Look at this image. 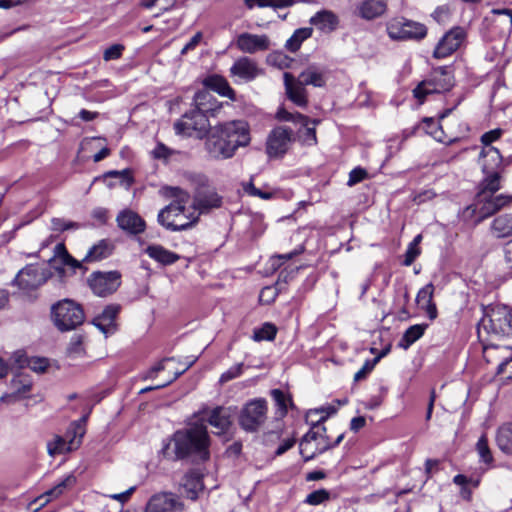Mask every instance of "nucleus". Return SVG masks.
Instances as JSON below:
<instances>
[{
  "mask_svg": "<svg viewBox=\"0 0 512 512\" xmlns=\"http://www.w3.org/2000/svg\"><path fill=\"white\" fill-rule=\"evenodd\" d=\"M194 362H195V360H190L188 362L183 363L182 368L181 369H175L173 371L172 377H170L166 382H164L162 384H159V385H156V386H150V387L143 388V389H141L140 393H145V392H148V391H151V390H155V389H160V388L166 387L167 385H169L173 381H175L180 375H182L190 366L193 365Z\"/></svg>",
  "mask_w": 512,
  "mask_h": 512,
  "instance_id": "nucleus-47",
  "label": "nucleus"
},
{
  "mask_svg": "<svg viewBox=\"0 0 512 512\" xmlns=\"http://www.w3.org/2000/svg\"><path fill=\"white\" fill-rule=\"evenodd\" d=\"M480 159H482L481 166L484 173L496 171L502 163V156L495 147H483L480 152Z\"/></svg>",
  "mask_w": 512,
  "mask_h": 512,
  "instance_id": "nucleus-34",
  "label": "nucleus"
},
{
  "mask_svg": "<svg viewBox=\"0 0 512 512\" xmlns=\"http://www.w3.org/2000/svg\"><path fill=\"white\" fill-rule=\"evenodd\" d=\"M26 367L35 372H43L48 367V361L45 358L33 357L25 359Z\"/></svg>",
  "mask_w": 512,
  "mask_h": 512,
  "instance_id": "nucleus-55",
  "label": "nucleus"
},
{
  "mask_svg": "<svg viewBox=\"0 0 512 512\" xmlns=\"http://www.w3.org/2000/svg\"><path fill=\"white\" fill-rule=\"evenodd\" d=\"M243 190L249 196L259 197L263 200H270V199L274 198V196L277 193L276 190L270 188L268 185H265L264 190L258 189L254 186L252 181H250L248 183H244Z\"/></svg>",
  "mask_w": 512,
  "mask_h": 512,
  "instance_id": "nucleus-44",
  "label": "nucleus"
},
{
  "mask_svg": "<svg viewBox=\"0 0 512 512\" xmlns=\"http://www.w3.org/2000/svg\"><path fill=\"white\" fill-rule=\"evenodd\" d=\"M222 204V198L212 188L198 189L191 204V208L199 213H207L211 209L219 208Z\"/></svg>",
  "mask_w": 512,
  "mask_h": 512,
  "instance_id": "nucleus-19",
  "label": "nucleus"
},
{
  "mask_svg": "<svg viewBox=\"0 0 512 512\" xmlns=\"http://www.w3.org/2000/svg\"><path fill=\"white\" fill-rule=\"evenodd\" d=\"M268 405L265 399H253L246 403L239 415V425L246 432H256L267 419Z\"/></svg>",
  "mask_w": 512,
  "mask_h": 512,
  "instance_id": "nucleus-8",
  "label": "nucleus"
},
{
  "mask_svg": "<svg viewBox=\"0 0 512 512\" xmlns=\"http://www.w3.org/2000/svg\"><path fill=\"white\" fill-rule=\"evenodd\" d=\"M175 454L178 458L193 455L200 460L209 458V435L203 424H195L177 431L173 436Z\"/></svg>",
  "mask_w": 512,
  "mask_h": 512,
  "instance_id": "nucleus-3",
  "label": "nucleus"
},
{
  "mask_svg": "<svg viewBox=\"0 0 512 512\" xmlns=\"http://www.w3.org/2000/svg\"><path fill=\"white\" fill-rule=\"evenodd\" d=\"M477 452L481 460L485 463H491L493 461L492 453L488 446V440L485 435H482L476 444Z\"/></svg>",
  "mask_w": 512,
  "mask_h": 512,
  "instance_id": "nucleus-48",
  "label": "nucleus"
},
{
  "mask_svg": "<svg viewBox=\"0 0 512 512\" xmlns=\"http://www.w3.org/2000/svg\"><path fill=\"white\" fill-rule=\"evenodd\" d=\"M121 275L117 271L94 272L88 279L93 293L105 297L114 293L120 286Z\"/></svg>",
  "mask_w": 512,
  "mask_h": 512,
  "instance_id": "nucleus-13",
  "label": "nucleus"
},
{
  "mask_svg": "<svg viewBox=\"0 0 512 512\" xmlns=\"http://www.w3.org/2000/svg\"><path fill=\"white\" fill-rule=\"evenodd\" d=\"M51 317L60 331H69L83 323L84 311L73 300L64 299L52 306Z\"/></svg>",
  "mask_w": 512,
  "mask_h": 512,
  "instance_id": "nucleus-5",
  "label": "nucleus"
},
{
  "mask_svg": "<svg viewBox=\"0 0 512 512\" xmlns=\"http://www.w3.org/2000/svg\"><path fill=\"white\" fill-rule=\"evenodd\" d=\"M497 373L502 375L505 379L512 378V355L505 358L497 368Z\"/></svg>",
  "mask_w": 512,
  "mask_h": 512,
  "instance_id": "nucleus-59",
  "label": "nucleus"
},
{
  "mask_svg": "<svg viewBox=\"0 0 512 512\" xmlns=\"http://www.w3.org/2000/svg\"><path fill=\"white\" fill-rule=\"evenodd\" d=\"M479 206L480 221L496 214L500 210L509 207L512 204V194L485 195V197H476Z\"/></svg>",
  "mask_w": 512,
  "mask_h": 512,
  "instance_id": "nucleus-17",
  "label": "nucleus"
},
{
  "mask_svg": "<svg viewBox=\"0 0 512 512\" xmlns=\"http://www.w3.org/2000/svg\"><path fill=\"white\" fill-rule=\"evenodd\" d=\"M237 48L248 54L266 51L270 48L269 37L265 34L258 35L248 32L241 33L236 39Z\"/></svg>",
  "mask_w": 512,
  "mask_h": 512,
  "instance_id": "nucleus-20",
  "label": "nucleus"
},
{
  "mask_svg": "<svg viewBox=\"0 0 512 512\" xmlns=\"http://www.w3.org/2000/svg\"><path fill=\"white\" fill-rule=\"evenodd\" d=\"M274 401L279 409V414L284 416L287 413V405L290 402V399L285 395V393L279 389H274L271 392Z\"/></svg>",
  "mask_w": 512,
  "mask_h": 512,
  "instance_id": "nucleus-50",
  "label": "nucleus"
},
{
  "mask_svg": "<svg viewBox=\"0 0 512 512\" xmlns=\"http://www.w3.org/2000/svg\"><path fill=\"white\" fill-rule=\"evenodd\" d=\"M146 254L162 265H171L180 259V256L161 245H149L145 249Z\"/></svg>",
  "mask_w": 512,
  "mask_h": 512,
  "instance_id": "nucleus-35",
  "label": "nucleus"
},
{
  "mask_svg": "<svg viewBox=\"0 0 512 512\" xmlns=\"http://www.w3.org/2000/svg\"><path fill=\"white\" fill-rule=\"evenodd\" d=\"M453 86V76L446 67L434 69L430 76L413 90L414 97L422 103L428 94L448 91Z\"/></svg>",
  "mask_w": 512,
  "mask_h": 512,
  "instance_id": "nucleus-7",
  "label": "nucleus"
},
{
  "mask_svg": "<svg viewBox=\"0 0 512 512\" xmlns=\"http://www.w3.org/2000/svg\"><path fill=\"white\" fill-rule=\"evenodd\" d=\"M466 36L465 30L461 27H454L449 30L436 45L433 57L442 59L454 53L462 44Z\"/></svg>",
  "mask_w": 512,
  "mask_h": 512,
  "instance_id": "nucleus-16",
  "label": "nucleus"
},
{
  "mask_svg": "<svg viewBox=\"0 0 512 512\" xmlns=\"http://www.w3.org/2000/svg\"><path fill=\"white\" fill-rule=\"evenodd\" d=\"M85 434V430L80 422H73L69 426L65 436L54 435L47 442V451L50 456L63 454L77 449Z\"/></svg>",
  "mask_w": 512,
  "mask_h": 512,
  "instance_id": "nucleus-10",
  "label": "nucleus"
},
{
  "mask_svg": "<svg viewBox=\"0 0 512 512\" xmlns=\"http://www.w3.org/2000/svg\"><path fill=\"white\" fill-rule=\"evenodd\" d=\"M76 483V477L73 474L67 475L52 489L46 491L41 495L38 500H44L43 504L49 502L51 499L58 498L64 493L65 490L72 487Z\"/></svg>",
  "mask_w": 512,
  "mask_h": 512,
  "instance_id": "nucleus-39",
  "label": "nucleus"
},
{
  "mask_svg": "<svg viewBox=\"0 0 512 512\" xmlns=\"http://www.w3.org/2000/svg\"><path fill=\"white\" fill-rule=\"evenodd\" d=\"M85 354L84 337L81 334H74L67 346V355L72 358H80Z\"/></svg>",
  "mask_w": 512,
  "mask_h": 512,
  "instance_id": "nucleus-43",
  "label": "nucleus"
},
{
  "mask_svg": "<svg viewBox=\"0 0 512 512\" xmlns=\"http://www.w3.org/2000/svg\"><path fill=\"white\" fill-rule=\"evenodd\" d=\"M434 289V285L428 283L418 291L416 296L418 306L426 312L430 320H435L438 315L436 304L433 302Z\"/></svg>",
  "mask_w": 512,
  "mask_h": 512,
  "instance_id": "nucleus-26",
  "label": "nucleus"
},
{
  "mask_svg": "<svg viewBox=\"0 0 512 512\" xmlns=\"http://www.w3.org/2000/svg\"><path fill=\"white\" fill-rule=\"evenodd\" d=\"M202 33L197 32L189 42L183 47L181 54H186L188 51L193 50L201 41Z\"/></svg>",
  "mask_w": 512,
  "mask_h": 512,
  "instance_id": "nucleus-63",
  "label": "nucleus"
},
{
  "mask_svg": "<svg viewBox=\"0 0 512 512\" xmlns=\"http://www.w3.org/2000/svg\"><path fill=\"white\" fill-rule=\"evenodd\" d=\"M242 369H243V363H238V364L230 367L227 371H225L220 376V379H219L220 382L226 383L232 379L237 378L238 376H240L242 374Z\"/></svg>",
  "mask_w": 512,
  "mask_h": 512,
  "instance_id": "nucleus-56",
  "label": "nucleus"
},
{
  "mask_svg": "<svg viewBox=\"0 0 512 512\" xmlns=\"http://www.w3.org/2000/svg\"><path fill=\"white\" fill-rule=\"evenodd\" d=\"M495 440L501 452L512 456V422L504 423L497 429Z\"/></svg>",
  "mask_w": 512,
  "mask_h": 512,
  "instance_id": "nucleus-36",
  "label": "nucleus"
},
{
  "mask_svg": "<svg viewBox=\"0 0 512 512\" xmlns=\"http://www.w3.org/2000/svg\"><path fill=\"white\" fill-rule=\"evenodd\" d=\"M12 386L14 390L12 396L16 399H21L27 397V394L31 390L32 384L31 381L27 378L19 376L13 380Z\"/></svg>",
  "mask_w": 512,
  "mask_h": 512,
  "instance_id": "nucleus-46",
  "label": "nucleus"
},
{
  "mask_svg": "<svg viewBox=\"0 0 512 512\" xmlns=\"http://www.w3.org/2000/svg\"><path fill=\"white\" fill-rule=\"evenodd\" d=\"M51 228L53 231L62 232L69 229L78 228V224L61 218H53L51 220Z\"/></svg>",
  "mask_w": 512,
  "mask_h": 512,
  "instance_id": "nucleus-54",
  "label": "nucleus"
},
{
  "mask_svg": "<svg viewBox=\"0 0 512 512\" xmlns=\"http://www.w3.org/2000/svg\"><path fill=\"white\" fill-rule=\"evenodd\" d=\"M208 422L216 429V434L225 433L232 423L230 409L216 407L211 411Z\"/></svg>",
  "mask_w": 512,
  "mask_h": 512,
  "instance_id": "nucleus-30",
  "label": "nucleus"
},
{
  "mask_svg": "<svg viewBox=\"0 0 512 512\" xmlns=\"http://www.w3.org/2000/svg\"><path fill=\"white\" fill-rule=\"evenodd\" d=\"M435 197H436V193L429 189V190H424V191L418 193L414 197V201L417 204H422V203H425L427 201L434 199Z\"/></svg>",
  "mask_w": 512,
  "mask_h": 512,
  "instance_id": "nucleus-62",
  "label": "nucleus"
},
{
  "mask_svg": "<svg viewBox=\"0 0 512 512\" xmlns=\"http://www.w3.org/2000/svg\"><path fill=\"white\" fill-rule=\"evenodd\" d=\"M427 327V324H416L410 326L405 331L399 345L404 349L409 348L414 342L422 337Z\"/></svg>",
  "mask_w": 512,
  "mask_h": 512,
  "instance_id": "nucleus-42",
  "label": "nucleus"
},
{
  "mask_svg": "<svg viewBox=\"0 0 512 512\" xmlns=\"http://www.w3.org/2000/svg\"><path fill=\"white\" fill-rule=\"evenodd\" d=\"M276 118L279 121H288V122H293V123L299 124L301 127H303L305 129V133L303 136L304 142L308 145H313L316 143L315 126L318 123L316 120L312 121L313 126L310 127L309 124H310L311 120L307 116L302 115L300 113H290L283 107L278 109V111L276 113Z\"/></svg>",
  "mask_w": 512,
  "mask_h": 512,
  "instance_id": "nucleus-18",
  "label": "nucleus"
},
{
  "mask_svg": "<svg viewBox=\"0 0 512 512\" xmlns=\"http://www.w3.org/2000/svg\"><path fill=\"white\" fill-rule=\"evenodd\" d=\"M502 134L503 130L500 128L490 130L481 136V142L484 147H492L491 143L497 141L502 136Z\"/></svg>",
  "mask_w": 512,
  "mask_h": 512,
  "instance_id": "nucleus-57",
  "label": "nucleus"
},
{
  "mask_svg": "<svg viewBox=\"0 0 512 512\" xmlns=\"http://www.w3.org/2000/svg\"><path fill=\"white\" fill-rule=\"evenodd\" d=\"M505 262L509 265L512 270V239L508 241L503 248Z\"/></svg>",
  "mask_w": 512,
  "mask_h": 512,
  "instance_id": "nucleus-64",
  "label": "nucleus"
},
{
  "mask_svg": "<svg viewBox=\"0 0 512 512\" xmlns=\"http://www.w3.org/2000/svg\"><path fill=\"white\" fill-rule=\"evenodd\" d=\"M487 333L497 336L512 334V313L506 306H495L486 310L479 324Z\"/></svg>",
  "mask_w": 512,
  "mask_h": 512,
  "instance_id": "nucleus-6",
  "label": "nucleus"
},
{
  "mask_svg": "<svg viewBox=\"0 0 512 512\" xmlns=\"http://www.w3.org/2000/svg\"><path fill=\"white\" fill-rule=\"evenodd\" d=\"M249 143L248 124L235 120L211 127L206 134L205 150L210 158L225 160L232 158L239 147Z\"/></svg>",
  "mask_w": 512,
  "mask_h": 512,
  "instance_id": "nucleus-1",
  "label": "nucleus"
},
{
  "mask_svg": "<svg viewBox=\"0 0 512 512\" xmlns=\"http://www.w3.org/2000/svg\"><path fill=\"white\" fill-rule=\"evenodd\" d=\"M151 153L155 159L167 160L174 153V151L168 148L166 145L158 143Z\"/></svg>",
  "mask_w": 512,
  "mask_h": 512,
  "instance_id": "nucleus-60",
  "label": "nucleus"
},
{
  "mask_svg": "<svg viewBox=\"0 0 512 512\" xmlns=\"http://www.w3.org/2000/svg\"><path fill=\"white\" fill-rule=\"evenodd\" d=\"M299 79L306 85L322 87L326 83L324 72L317 66L311 65L300 73Z\"/></svg>",
  "mask_w": 512,
  "mask_h": 512,
  "instance_id": "nucleus-38",
  "label": "nucleus"
},
{
  "mask_svg": "<svg viewBox=\"0 0 512 512\" xmlns=\"http://www.w3.org/2000/svg\"><path fill=\"white\" fill-rule=\"evenodd\" d=\"M329 492L325 489H319L308 494L305 502L309 505H319L329 499Z\"/></svg>",
  "mask_w": 512,
  "mask_h": 512,
  "instance_id": "nucleus-52",
  "label": "nucleus"
},
{
  "mask_svg": "<svg viewBox=\"0 0 512 512\" xmlns=\"http://www.w3.org/2000/svg\"><path fill=\"white\" fill-rule=\"evenodd\" d=\"M203 84L206 88L217 92L219 95L235 100V91L224 77L211 75L203 80Z\"/></svg>",
  "mask_w": 512,
  "mask_h": 512,
  "instance_id": "nucleus-33",
  "label": "nucleus"
},
{
  "mask_svg": "<svg viewBox=\"0 0 512 512\" xmlns=\"http://www.w3.org/2000/svg\"><path fill=\"white\" fill-rule=\"evenodd\" d=\"M385 353H382L378 357L374 358L373 360H367L363 367L357 371L354 375V381L358 382L367 377V375L374 369L375 364L379 361V359L384 355Z\"/></svg>",
  "mask_w": 512,
  "mask_h": 512,
  "instance_id": "nucleus-51",
  "label": "nucleus"
},
{
  "mask_svg": "<svg viewBox=\"0 0 512 512\" xmlns=\"http://www.w3.org/2000/svg\"><path fill=\"white\" fill-rule=\"evenodd\" d=\"M164 195L172 198V201L162 208L157 215L159 225L169 231H184L192 228L199 221V213H196L190 202V194L179 187L164 188Z\"/></svg>",
  "mask_w": 512,
  "mask_h": 512,
  "instance_id": "nucleus-2",
  "label": "nucleus"
},
{
  "mask_svg": "<svg viewBox=\"0 0 512 512\" xmlns=\"http://www.w3.org/2000/svg\"><path fill=\"white\" fill-rule=\"evenodd\" d=\"M125 47L122 44H113L107 49H105L103 53V59L105 61H111L119 59L122 56V53L124 51Z\"/></svg>",
  "mask_w": 512,
  "mask_h": 512,
  "instance_id": "nucleus-53",
  "label": "nucleus"
},
{
  "mask_svg": "<svg viewBox=\"0 0 512 512\" xmlns=\"http://www.w3.org/2000/svg\"><path fill=\"white\" fill-rule=\"evenodd\" d=\"M111 252H112V246L110 245V243L106 240H101L88 250V252L84 258V261H86V262L99 261L104 258H107L111 254Z\"/></svg>",
  "mask_w": 512,
  "mask_h": 512,
  "instance_id": "nucleus-40",
  "label": "nucleus"
},
{
  "mask_svg": "<svg viewBox=\"0 0 512 512\" xmlns=\"http://www.w3.org/2000/svg\"><path fill=\"white\" fill-rule=\"evenodd\" d=\"M194 102L195 110L202 112L207 117L208 114L215 115L216 111L221 108V104L208 90H203L196 93Z\"/></svg>",
  "mask_w": 512,
  "mask_h": 512,
  "instance_id": "nucleus-28",
  "label": "nucleus"
},
{
  "mask_svg": "<svg viewBox=\"0 0 512 512\" xmlns=\"http://www.w3.org/2000/svg\"><path fill=\"white\" fill-rule=\"evenodd\" d=\"M284 85L289 100L299 107L307 106L308 99L305 84L299 78L296 79L292 74L286 72L284 73Z\"/></svg>",
  "mask_w": 512,
  "mask_h": 512,
  "instance_id": "nucleus-22",
  "label": "nucleus"
},
{
  "mask_svg": "<svg viewBox=\"0 0 512 512\" xmlns=\"http://www.w3.org/2000/svg\"><path fill=\"white\" fill-rule=\"evenodd\" d=\"M119 312L120 305H108L93 319V324L105 335L112 334L116 330V317Z\"/></svg>",
  "mask_w": 512,
  "mask_h": 512,
  "instance_id": "nucleus-24",
  "label": "nucleus"
},
{
  "mask_svg": "<svg viewBox=\"0 0 512 512\" xmlns=\"http://www.w3.org/2000/svg\"><path fill=\"white\" fill-rule=\"evenodd\" d=\"M486 177L479 185V191L476 197H485V195L495 194L501 188V176L497 171L485 173Z\"/></svg>",
  "mask_w": 512,
  "mask_h": 512,
  "instance_id": "nucleus-37",
  "label": "nucleus"
},
{
  "mask_svg": "<svg viewBox=\"0 0 512 512\" xmlns=\"http://www.w3.org/2000/svg\"><path fill=\"white\" fill-rule=\"evenodd\" d=\"M387 33L393 40H421L427 34L426 27L405 18H393L387 23Z\"/></svg>",
  "mask_w": 512,
  "mask_h": 512,
  "instance_id": "nucleus-11",
  "label": "nucleus"
},
{
  "mask_svg": "<svg viewBox=\"0 0 512 512\" xmlns=\"http://www.w3.org/2000/svg\"><path fill=\"white\" fill-rule=\"evenodd\" d=\"M490 232L497 239L512 237V213L495 217L491 222Z\"/></svg>",
  "mask_w": 512,
  "mask_h": 512,
  "instance_id": "nucleus-29",
  "label": "nucleus"
},
{
  "mask_svg": "<svg viewBox=\"0 0 512 512\" xmlns=\"http://www.w3.org/2000/svg\"><path fill=\"white\" fill-rule=\"evenodd\" d=\"M116 221L120 229L131 235L141 234L146 229L145 220L130 209L122 210L117 215Z\"/></svg>",
  "mask_w": 512,
  "mask_h": 512,
  "instance_id": "nucleus-21",
  "label": "nucleus"
},
{
  "mask_svg": "<svg viewBox=\"0 0 512 512\" xmlns=\"http://www.w3.org/2000/svg\"><path fill=\"white\" fill-rule=\"evenodd\" d=\"M310 23L322 32H332L336 30L339 19L332 11L322 10L311 17Z\"/></svg>",
  "mask_w": 512,
  "mask_h": 512,
  "instance_id": "nucleus-32",
  "label": "nucleus"
},
{
  "mask_svg": "<svg viewBox=\"0 0 512 512\" xmlns=\"http://www.w3.org/2000/svg\"><path fill=\"white\" fill-rule=\"evenodd\" d=\"M181 505L170 493H159L150 498L145 512H175Z\"/></svg>",
  "mask_w": 512,
  "mask_h": 512,
  "instance_id": "nucleus-25",
  "label": "nucleus"
},
{
  "mask_svg": "<svg viewBox=\"0 0 512 512\" xmlns=\"http://www.w3.org/2000/svg\"><path fill=\"white\" fill-rule=\"evenodd\" d=\"M367 176H368V173L365 169L360 168V167L354 168L349 173V179H348L347 185L354 186L357 183L361 182L362 180L366 179Z\"/></svg>",
  "mask_w": 512,
  "mask_h": 512,
  "instance_id": "nucleus-58",
  "label": "nucleus"
},
{
  "mask_svg": "<svg viewBox=\"0 0 512 512\" xmlns=\"http://www.w3.org/2000/svg\"><path fill=\"white\" fill-rule=\"evenodd\" d=\"M182 495L185 497L195 500L199 493L203 491L204 485L202 481V476L196 472L191 471L187 473L182 481Z\"/></svg>",
  "mask_w": 512,
  "mask_h": 512,
  "instance_id": "nucleus-27",
  "label": "nucleus"
},
{
  "mask_svg": "<svg viewBox=\"0 0 512 512\" xmlns=\"http://www.w3.org/2000/svg\"><path fill=\"white\" fill-rule=\"evenodd\" d=\"M421 240H422V236L419 234L409 244V247L405 254V260H404V264L406 266L411 265L414 262V260L417 258V256L420 254V249L418 248V245L421 242Z\"/></svg>",
  "mask_w": 512,
  "mask_h": 512,
  "instance_id": "nucleus-49",
  "label": "nucleus"
},
{
  "mask_svg": "<svg viewBox=\"0 0 512 512\" xmlns=\"http://www.w3.org/2000/svg\"><path fill=\"white\" fill-rule=\"evenodd\" d=\"M105 177H114L119 178L122 180L123 183H125L126 187L128 188L132 182L133 179L131 177L129 170H123V171H109L105 174Z\"/></svg>",
  "mask_w": 512,
  "mask_h": 512,
  "instance_id": "nucleus-61",
  "label": "nucleus"
},
{
  "mask_svg": "<svg viewBox=\"0 0 512 512\" xmlns=\"http://www.w3.org/2000/svg\"><path fill=\"white\" fill-rule=\"evenodd\" d=\"M50 275L46 268L29 264L17 273L14 284L23 292H30L42 286L49 279Z\"/></svg>",
  "mask_w": 512,
  "mask_h": 512,
  "instance_id": "nucleus-12",
  "label": "nucleus"
},
{
  "mask_svg": "<svg viewBox=\"0 0 512 512\" xmlns=\"http://www.w3.org/2000/svg\"><path fill=\"white\" fill-rule=\"evenodd\" d=\"M343 438L344 434H340L333 443H330L326 435L325 426L318 422L301 439L299 444L300 454L304 461H309L317 454L340 444Z\"/></svg>",
  "mask_w": 512,
  "mask_h": 512,
  "instance_id": "nucleus-4",
  "label": "nucleus"
},
{
  "mask_svg": "<svg viewBox=\"0 0 512 512\" xmlns=\"http://www.w3.org/2000/svg\"><path fill=\"white\" fill-rule=\"evenodd\" d=\"M313 29L311 27H303L294 31L293 35L286 41L285 47L291 51L296 52L303 41L312 36Z\"/></svg>",
  "mask_w": 512,
  "mask_h": 512,
  "instance_id": "nucleus-41",
  "label": "nucleus"
},
{
  "mask_svg": "<svg viewBox=\"0 0 512 512\" xmlns=\"http://www.w3.org/2000/svg\"><path fill=\"white\" fill-rule=\"evenodd\" d=\"M293 141V131L284 126L275 127L268 135L266 151L270 157L283 156Z\"/></svg>",
  "mask_w": 512,
  "mask_h": 512,
  "instance_id": "nucleus-14",
  "label": "nucleus"
},
{
  "mask_svg": "<svg viewBox=\"0 0 512 512\" xmlns=\"http://www.w3.org/2000/svg\"><path fill=\"white\" fill-rule=\"evenodd\" d=\"M210 128L208 117L195 109L185 113L174 124L176 134L200 139L207 134Z\"/></svg>",
  "mask_w": 512,
  "mask_h": 512,
  "instance_id": "nucleus-9",
  "label": "nucleus"
},
{
  "mask_svg": "<svg viewBox=\"0 0 512 512\" xmlns=\"http://www.w3.org/2000/svg\"><path fill=\"white\" fill-rule=\"evenodd\" d=\"M262 74L257 62L246 56L238 58L230 67V76L235 83L251 82Z\"/></svg>",
  "mask_w": 512,
  "mask_h": 512,
  "instance_id": "nucleus-15",
  "label": "nucleus"
},
{
  "mask_svg": "<svg viewBox=\"0 0 512 512\" xmlns=\"http://www.w3.org/2000/svg\"><path fill=\"white\" fill-rule=\"evenodd\" d=\"M277 333V328L274 324L266 322L260 328L254 329L252 339L256 342L272 341Z\"/></svg>",
  "mask_w": 512,
  "mask_h": 512,
  "instance_id": "nucleus-45",
  "label": "nucleus"
},
{
  "mask_svg": "<svg viewBox=\"0 0 512 512\" xmlns=\"http://www.w3.org/2000/svg\"><path fill=\"white\" fill-rule=\"evenodd\" d=\"M387 7V0H363L357 4L354 13L363 20L372 21L382 17Z\"/></svg>",
  "mask_w": 512,
  "mask_h": 512,
  "instance_id": "nucleus-23",
  "label": "nucleus"
},
{
  "mask_svg": "<svg viewBox=\"0 0 512 512\" xmlns=\"http://www.w3.org/2000/svg\"><path fill=\"white\" fill-rule=\"evenodd\" d=\"M52 268L59 273H63L62 266H69L71 268L79 267V263L67 252L64 244L59 243L54 248V257L49 261Z\"/></svg>",
  "mask_w": 512,
  "mask_h": 512,
  "instance_id": "nucleus-31",
  "label": "nucleus"
}]
</instances>
